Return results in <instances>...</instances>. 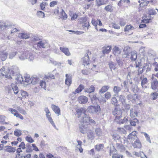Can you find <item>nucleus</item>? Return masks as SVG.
Masks as SVG:
<instances>
[{
	"label": "nucleus",
	"instance_id": "nucleus-1",
	"mask_svg": "<svg viewBox=\"0 0 158 158\" xmlns=\"http://www.w3.org/2000/svg\"><path fill=\"white\" fill-rule=\"evenodd\" d=\"M0 70L2 76H4L5 77L8 79H12V77L15 74V72L12 69H5L3 68Z\"/></svg>",
	"mask_w": 158,
	"mask_h": 158
},
{
	"label": "nucleus",
	"instance_id": "nucleus-2",
	"mask_svg": "<svg viewBox=\"0 0 158 158\" xmlns=\"http://www.w3.org/2000/svg\"><path fill=\"white\" fill-rule=\"evenodd\" d=\"M91 54V52L88 50L87 51L86 53L85 54L84 56L82 58L81 60L82 64L85 66L87 67L90 64L91 61L89 57V55Z\"/></svg>",
	"mask_w": 158,
	"mask_h": 158
},
{
	"label": "nucleus",
	"instance_id": "nucleus-3",
	"mask_svg": "<svg viewBox=\"0 0 158 158\" xmlns=\"http://www.w3.org/2000/svg\"><path fill=\"white\" fill-rule=\"evenodd\" d=\"M79 22L80 24L81 25L83 28H86L87 29H89L90 25L86 17H83L79 19Z\"/></svg>",
	"mask_w": 158,
	"mask_h": 158
},
{
	"label": "nucleus",
	"instance_id": "nucleus-4",
	"mask_svg": "<svg viewBox=\"0 0 158 158\" xmlns=\"http://www.w3.org/2000/svg\"><path fill=\"white\" fill-rule=\"evenodd\" d=\"M82 122L83 124H85L87 126L91 124H95L96 122L89 116L85 114L84 117L82 119Z\"/></svg>",
	"mask_w": 158,
	"mask_h": 158
},
{
	"label": "nucleus",
	"instance_id": "nucleus-5",
	"mask_svg": "<svg viewBox=\"0 0 158 158\" xmlns=\"http://www.w3.org/2000/svg\"><path fill=\"white\" fill-rule=\"evenodd\" d=\"M44 110L46 113V116L48 119V121L55 128H56V126L51 117V114L49 110L48 109V108H46Z\"/></svg>",
	"mask_w": 158,
	"mask_h": 158
},
{
	"label": "nucleus",
	"instance_id": "nucleus-6",
	"mask_svg": "<svg viewBox=\"0 0 158 158\" xmlns=\"http://www.w3.org/2000/svg\"><path fill=\"white\" fill-rule=\"evenodd\" d=\"M18 97L16 99V101H22V98H26L28 96L27 93L25 91L21 90L20 91L18 95Z\"/></svg>",
	"mask_w": 158,
	"mask_h": 158
},
{
	"label": "nucleus",
	"instance_id": "nucleus-7",
	"mask_svg": "<svg viewBox=\"0 0 158 158\" xmlns=\"http://www.w3.org/2000/svg\"><path fill=\"white\" fill-rule=\"evenodd\" d=\"M26 148L25 144L24 142H22L19 145V148L17 149L16 152L17 154L16 155L15 158H19L20 157V153L22 152V149L24 150Z\"/></svg>",
	"mask_w": 158,
	"mask_h": 158
},
{
	"label": "nucleus",
	"instance_id": "nucleus-8",
	"mask_svg": "<svg viewBox=\"0 0 158 158\" xmlns=\"http://www.w3.org/2000/svg\"><path fill=\"white\" fill-rule=\"evenodd\" d=\"M88 109V111L91 113H97L99 110H100V108L99 105L96 106H89Z\"/></svg>",
	"mask_w": 158,
	"mask_h": 158
},
{
	"label": "nucleus",
	"instance_id": "nucleus-9",
	"mask_svg": "<svg viewBox=\"0 0 158 158\" xmlns=\"http://www.w3.org/2000/svg\"><path fill=\"white\" fill-rule=\"evenodd\" d=\"M135 67L138 68V74L139 75L141 74L143 72V70L141 68L142 64L140 61L137 60L135 62Z\"/></svg>",
	"mask_w": 158,
	"mask_h": 158
},
{
	"label": "nucleus",
	"instance_id": "nucleus-10",
	"mask_svg": "<svg viewBox=\"0 0 158 158\" xmlns=\"http://www.w3.org/2000/svg\"><path fill=\"white\" fill-rule=\"evenodd\" d=\"M151 87L153 90H157L158 92V81L155 78L151 82Z\"/></svg>",
	"mask_w": 158,
	"mask_h": 158
},
{
	"label": "nucleus",
	"instance_id": "nucleus-11",
	"mask_svg": "<svg viewBox=\"0 0 158 158\" xmlns=\"http://www.w3.org/2000/svg\"><path fill=\"white\" fill-rule=\"evenodd\" d=\"M9 110L16 117L19 118L22 120L23 119V116L21 114H19L18 111L12 108H10L9 109Z\"/></svg>",
	"mask_w": 158,
	"mask_h": 158
},
{
	"label": "nucleus",
	"instance_id": "nucleus-12",
	"mask_svg": "<svg viewBox=\"0 0 158 158\" xmlns=\"http://www.w3.org/2000/svg\"><path fill=\"white\" fill-rule=\"evenodd\" d=\"M78 101L80 103L85 104L87 102L88 98L86 96L81 95L78 97Z\"/></svg>",
	"mask_w": 158,
	"mask_h": 158
},
{
	"label": "nucleus",
	"instance_id": "nucleus-13",
	"mask_svg": "<svg viewBox=\"0 0 158 158\" xmlns=\"http://www.w3.org/2000/svg\"><path fill=\"white\" fill-rule=\"evenodd\" d=\"M111 49V47L110 46H105L102 47V52L104 54H108Z\"/></svg>",
	"mask_w": 158,
	"mask_h": 158
},
{
	"label": "nucleus",
	"instance_id": "nucleus-14",
	"mask_svg": "<svg viewBox=\"0 0 158 158\" xmlns=\"http://www.w3.org/2000/svg\"><path fill=\"white\" fill-rule=\"evenodd\" d=\"M113 114L116 116L115 119H118L122 117V113L120 111L118 110L117 108H115L113 112Z\"/></svg>",
	"mask_w": 158,
	"mask_h": 158
},
{
	"label": "nucleus",
	"instance_id": "nucleus-15",
	"mask_svg": "<svg viewBox=\"0 0 158 158\" xmlns=\"http://www.w3.org/2000/svg\"><path fill=\"white\" fill-rule=\"evenodd\" d=\"M65 77L66 79L65 80V84L68 86H69L72 83V77L69 76L68 74H66L65 75Z\"/></svg>",
	"mask_w": 158,
	"mask_h": 158
},
{
	"label": "nucleus",
	"instance_id": "nucleus-16",
	"mask_svg": "<svg viewBox=\"0 0 158 158\" xmlns=\"http://www.w3.org/2000/svg\"><path fill=\"white\" fill-rule=\"evenodd\" d=\"M51 108L55 113L58 115L60 114V111L58 106L52 104L51 105Z\"/></svg>",
	"mask_w": 158,
	"mask_h": 158
},
{
	"label": "nucleus",
	"instance_id": "nucleus-17",
	"mask_svg": "<svg viewBox=\"0 0 158 158\" xmlns=\"http://www.w3.org/2000/svg\"><path fill=\"white\" fill-rule=\"evenodd\" d=\"M132 146L134 148H140L142 147L141 143L139 139L136 140L132 143Z\"/></svg>",
	"mask_w": 158,
	"mask_h": 158
},
{
	"label": "nucleus",
	"instance_id": "nucleus-18",
	"mask_svg": "<svg viewBox=\"0 0 158 158\" xmlns=\"http://www.w3.org/2000/svg\"><path fill=\"white\" fill-rule=\"evenodd\" d=\"M60 51L66 56H69L71 55V53L68 48L60 47Z\"/></svg>",
	"mask_w": 158,
	"mask_h": 158
},
{
	"label": "nucleus",
	"instance_id": "nucleus-19",
	"mask_svg": "<svg viewBox=\"0 0 158 158\" xmlns=\"http://www.w3.org/2000/svg\"><path fill=\"white\" fill-rule=\"evenodd\" d=\"M113 53L115 56H118L120 54L121 51L118 47L115 46L112 49Z\"/></svg>",
	"mask_w": 158,
	"mask_h": 158
},
{
	"label": "nucleus",
	"instance_id": "nucleus-20",
	"mask_svg": "<svg viewBox=\"0 0 158 158\" xmlns=\"http://www.w3.org/2000/svg\"><path fill=\"white\" fill-rule=\"evenodd\" d=\"M84 89V86L82 84H80L78 87L76 89L75 91L73 92L74 94H78L81 92L82 90Z\"/></svg>",
	"mask_w": 158,
	"mask_h": 158
},
{
	"label": "nucleus",
	"instance_id": "nucleus-21",
	"mask_svg": "<svg viewBox=\"0 0 158 158\" xmlns=\"http://www.w3.org/2000/svg\"><path fill=\"white\" fill-rule=\"evenodd\" d=\"M137 132L134 131L130 133L127 136V139H134L135 137H137Z\"/></svg>",
	"mask_w": 158,
	"mask_h": 158
},
{
	"label": "nucleus",
	"instance_id": "nucleus-22",
	"mask_svg": "<svg viewBox=\"0 0 158 158\" xmlns=\"http://www.w3.org/2000/svg\"><path fill=\"white\" fill-rule=\"evenodd\" d=\"M67 17V15L63 9H62L60 14V18L62 20H63L66 19Z\"/></svg>",
	"mask_w": 158,
	"mask_h": 158
},
{
	"label": "nucleus",
	"instance_id": "nucleus-23",
	"mask_svg": "<svg viewBox=\"0 0 158 158\" xmlns=\"http://www.w3.org/2000/svg\"><path fill=\"white\" fill-rule=\"evenodd\" d=\"M19 37L22 39H27L29 38V34L26 33H21L19 34Z\"/></svg>",
	"mask_w": 158,
	"mask_h": 158
},
{
	"label": "nucleus",
	"instance_id": "nucleus-24",
	"mask_svg": "<svg viewBox=\"0 0 158 158\" xmlns=\"http://www.w3.org/2000/svg\"><path fill=\"white\" fill-rule=\"evenodd\" d=\"M130 116L132 118L137 117L138 116V112L136 110H134L133 109L131 110Z\"/></svg>",
	"mask_w": 158,
	"mask_h": 158
},
{
	"label": "nucleus",
	"instance_id": "nucleus-25",
	"mask_svg": "<svg viewBox=\"0 0 158 158\" xmlns=\"http://www.w3.org/2000/svg\"><path fill=\"white\" fill-rule=\"evenodd\" d=\"M5 151L8 152H12L15 151V149L10 146H6L5 149Z\"/></svg>",
	"mask_w": 158,
	"mask_h": 158
},
{
	"label": "nucleus",
	"instance_id": "nucleus-26",
	"mask_svg": "<svg viewBox=\"0 0 158 158\" xmlns=\"http://www.w3.org/2000/svg\"><path fill=\"white\" fill-rule=\"evenodd\" d=\"M104 146L103 144H98L95 145V148L97 151H100L103 149Z\"/></svg>",
	"mask_w": 158,
	"mask_h": 158
},
{
	"label": "nucleus",
	"instance_id": "nucleus-27",
	"mask_svg": "<svg viewBox=\"0 0 158 158\" xmlns=\"http://www.w3.org/2000/svg\"><path fill=\"white\" fill-rule=\"evenodd\" d=\"M110 86L108 85H104L103 86L99 91V92L103 93L106 92L109 89Z\"/></svg>",
	"mask_w": 158,
	"mask_h": 158
},
{
	"label": "nucleus",
	"instance_id": "nucleus-28",
	"mask_svg": "<svg viewBox=\"0 0 158 158\" xmlns=\"http://www.w3.org/2000/svg\"><path fill=\"white\" fill-rule=\"evenodd\" d=\"M105 10L107 12H111L113 10V7L111 5H108L105 7Z\"/></svg>",
	"mask_w": 158,
	"mask_h": 158
},
{
	"label": "nucleus",
	"instance_id": "nucleus-29",
	"mask_svg": "<svg viewBox=\"0 0 158 158\" xmlns=\"http://www.w3.org/2000/svg\"><path fill=\"white\" fill-rule=\"evenodd\" d=\"M11 86L14 94L16 95L19 92L18 87L16 85L14 84H11Z\"/></svg>",
	"mask_w": 158,
	"mask_h": 158
},
{
	"label": "nucleus",
	"instance_id": "nucleus-30",
	"mask_svg": "<svg viewBox=\"0 0 158 158\" xmlns=\"http://www.w3.org/2000/svg\"><path fill=\"white\" fill-rule=\"evenodd\" d=\"M95 89L94 86V85H92L90 86L89 88L87 89L85 91L90 93L94 92Z\"/></svg>",
	"mask_w": 158,
	"mask_h": 158
},
{
	"label": "nucleus",
	"instance_id": "nucleus-31",
	"mask_svg": "<svg viewBox=\"0 0 158 158\" xmlns=\"http://www.w3.org/2000/svg\"><path fill=\"white\" fill-rule=\"evenodd\" d=\"M89 96L91 101L92 102L93 101H97L98 100V98L97 97L96 94H93L92 95H89Z\"/></svg>",
	"mask_w": 158,
	"mask_h": 158
},
{
	"label": "nucleus",
	"instance_id": "nucleus-32",
	"mask_svg": "<svg viewBox=\"0 0 158 158\" xmlns=\"http://www.w3.org/2000/svg\"><path fill=\"white\" fill-rule=\"evenodd\" d=\"M96 2L97 6H100L102 5L106 4L107 3V1L104 2L102 0H96Z\"/></svg>",
	"mask_w": 158,
	"mask_h": 158
},
{
	"label": "nucleus",
	"instance_id": "nucleus-33",
	"mask_svg": "<svg viewBox=\"0 0 158 158\" xmlns=\"http://www.w3.org/2000/svg\"><path fill=\"white\" fill-rule=\"evenodd\" d=\"M80 131L81 133L84 134L87 131V127L84 125H81L80 127Z\"/></svg>",
	"mask_w": 158,
	"mask_h": 158
},
{
	"label": "nucleus",
	"instance_id": "nucleus-34",
	"mask_svg": "<svg viewBox=\"0 0 158 158\" xmlns=\"http://www.w3.org/2000/svg\"><path fill=\"white\" fill-rule=\"evenodd\" d=\"M137 54L135 52H131V59L132 61H135L137 59Z\"/></svg>",
	"mask_w": 158,
	"mask_h": 158
},
{
	"label": "nucleus",
	"instance_id": "nucleus-35",
	"mask_svg": "<svg viewBox=\"0 0 158 158\" xmlns=\"http://www.w3.org/2000/svg\"><path fill=\"white\" fill-rule=\"evenodd\" d=\"M39 84L40 86H41L42 88H43L44 89L46 90V83L45 81L43 80H41L40 81Z\"/></svg>",
	"mask_w": 158,
	"mask_h": 158
},
{
	"label": "nucleus",
	"instance_id": "nucleus-36",
	"mask_svg": "<svg viewBox=\"0 0 158 158\" xmlns=\"http://www.w3.org/2000/svg\"><path fill=\"white\" fill-rule=\"evenodd\" d=\"M148 82V80L146 78H144L142 80L141 83V85L143 88H146L145 84Z\"/></svg>",
	"mask_w": 158,
	"mask_h": 158
},
{
	"label": "nucleus",
	"instance_id": "nucleus-37",
	"mask_svg": "<svg viewBox=\"0 0 158 158\" xmlns=\"http://www.w3.org/2000/svg\"><path fill=\"white\" fill-rule=\"evenodd\" d=\"M134 27L131 25H127L124 28V31H129L132 29H134Z\"/></svg>",
	"mask_w": 158,
	"mask_h": 158
},
{
	"label": "nucleus",
	"instance_id": "nucleus-38",
	"mask_svg": "<svg viewBox=\"0 0 158 158\" xmlns=\"http://www.w3.org/2000/svg\"><path fill=\"white\" fill-rule=\"evenodd\" d=\"M138 122L139 120L138 119L136 118H135L131 121L130 124L131 126H135L136 125V123H138Z\"/></svg>",
	"mask_w": 158,
	"mask_h": 158
},
{
	"label": "nucleus",
	"instance_id": "nucleus-39",
	"mask_svg": "<svg viewBox=\"0 0 158 158\" xmlns=\"http://www.w3.org/2000/svg\"><path fill=\"white\" fill-rule=\"evenodd\" d=\"M37 46L40 48H45V43L42 41H40L37 44Z\"/></svg>",
	"mask_w": 158,
	"mask_h": 158
},
{
	"label": "nucleus",
	"instance_id": "nucleus-40",
	"mask_svg": "<svg viewBox=\"0 0 158 158\" xmlns=\"http://www.w3.org/2000/svg\"><path fill=\"white\" fill-rule=\"evenodd\" d=\"M98 20H97L94 19H92L91 20V23L92 25L95 27V28L97 29V26L98 25Z\"/></svg>",
	"mask_w": 158,
	"mask_h": 158
},
{
	"label": "nucleus",
	"instance_id": "nucleus-41",
	"mask_svg": "<svg viewBox=\"0 0 158 158\" xmlns=\"http://www.w3.org/2000/svg\"><path fill=\"white\" fill-rule=\"evenodd\" d=\"M38 81V78L36 77H33L31 81V84L35 85L37 83Z\"/></svg>",
	"mask_w": 158,
	"mask_h": 158
},
{
	"label": "nucleus",
	"instance_id": "nucleus-42",
	"mask_svg": "<svg viewBox=\"0 0 158 158\" xmlns=\"http://www.w3.org/2000/svg\"><path fill=\"white\" fill-rule=\"evenodd\" d=\"M95 132L97 135L98 136H100L101 135L102 131L99 128H97L95 130Z\"/></svg>",
	"mask_w": 158,
	"mask_h": 158
},
{
	"label": "nucleus",
	"instance_id": "nucleus-43",
	"mask_svg": "<svg viewBox=\"0 0 158 158\" xmlns=\"http://www.w3.org/2000/svg\"><path fill=\"white\" fill-rule=\"evenodd\" d=\"M148 13L150 15H155L156 13L154 10L152 9H149L148 10Z\"/></svg>",
	"mask_w": 158,
	"mask_h": 158
},
{
	"label": "nucleus",
	"instance_id": "nucleus-44",
	"mask_svg": "<svg viewBox=\"0 0 158 158\" xmlns=\"http://www.w3.org/2000/svg\"><path fill=\"white\" fill-rule=\"evenodd\" d=\"M118 132L121 134H126V131L123 128L118 127Z\"/></svg>",
	"mask_w": 158,
	"mask_h": 158
},
{
	"label": "nucleus",
	"instance_id": "nucleus-45",
	"mask_svg": "<svg viewBox=\"0 0 158 158\" xmlns=\"http://www.w3.org/2000/svg\"><path fill=\"white\" fill-rule=\"evenodd\" d=\"M37 15L39 17L44 18V13L42 11H38L37 12Z\"/></svg>",
	"mask_w": 158,
	"mask_h": 158
},
{
	"label": "nucleus",
	"instance_id": "nucleus-46",
	"mask_svg": "<svg viewBox=\"0 0 158 158\" xmlns=\"http://www.w3.org/2000/svg\"><path fill=\"white\" fill-rule=\"evenodd\" d=\"M25 139L29 143H32L34 142V140L31 136H26Z\"/></svg>",
	"mask_w": 158,
	"mask_h": 158
},
{
	"label": "nucleus",
	"instance_id": "nucleus-47",
	"mask_svg": "<svg viewBox=\"0 0 158 158\" xmlns=\"http://www.w3.org/2000/svg\"><path fill=\"white\" fill-rule=\"evenodd\" d=\"M87 137L89 139H93L94 137V133L90 131V132L87 133Z\"/></svg>",
	"mask_w": 158,
	"mask_h": 158
},
{
	"label": "nucleus",
	"instance_id": "nucleus-48",
	"mask_svg": "<svg viewBox=\"0 0 158 158\" xmlns=\"http://www.w3.org/2000/svg\"><path fill=\"white\" fill-rule=\"evenodd\" d=\"M44 79L45 80L51 79H54L55 78V76L52 74H49L48 76H45L44 77Z\"/></svg>",
	"mask_w": 158,
	"mask_h": 158
},
{
	"label": "nucleus",
	"instance_id": "nucleus-49",
	"mask_svg": "<svg viewBox=\"0 0 158 158\" xmlns=\"http://www.w3.org/2000/svg\"><path fill=\"white\" fill-rule=\"evenodd\" d=\"M111 102L112 104L115 106L117 105L118 101L115 97H112Z\"/></svg>",
	"mask_w": 158,
	"mask_h": 158
},
{
	"label": "nucleus",
	"instance_id": "nucleus-50",
	"mask_svg": "<svg viewBox=\"0 0 158 158\" xmlns=\"http://www.w3.org/2000/svg\"><path fill=\"white\" fill-rule=\"evenodd\" d=\"M151 96L152 97L153 100H155L157 98L158 96V94L156 92H153L151 94Z\"/></svg>",
	"mask_w": 158,
	"mask_h": 158
},
{
	"label": "nucleus",
	"instance_id": "nucleus-51",
	"mask_svg": "<svg viewBox=\"0 0 158 158\" xmlns=\"http://www.w3.org/2000/svg\"><path fill=\"white\" fill-rule=\"evenodd\" d=\"M157 2L156 0H151L146 2V4L147 5L149 3H150L152 5H154Z\"/></svg>",
	"mask_w": 158,
	"mask_h": 158
},
{
	"label": "nucleus",
	"instance_id": "nucleus-52",
	"mask_svg": "<svg viewBox=\"0 0 158 158\" xmlns=\"http://www.w3.org/2000/svg\"><path fill=\"white\" fill-rule=\"evenodd\" d=\"M25 80L24 81L27 82V83H29L30 82H31V78L30 77L28 76H26L24 77Z\"/></svg>",
	"mask_w": 158,
	"mask_h": 158
},
{
	"label": "nucleus",
	"instance_id": "nucleus-53",
	"mask_svg": "<svg viewBox=\"0 0 158 158\" xmlns=\"http://www.w3.org/2000/svg\"><path fill=\"white\" fill-rule=\"evenodd\" d=\"M112 158H123V156L122 155H118L117 154H113Z\"/></svg>",
	"mask_w": 158,
	"mask_h": 158
},
{
	"label": "nucleus",
	"instance_id": "nucleus-54",
	"mask_svg": "<svg viewBox=\"0 0 158 158\" xmlns=\"http://www.w3.org/2000/svg\"><path fill=\"white\" fill-rule=\"evenodd\" d=\"M14 134L15 136L19 137L21 135L22 133L20 130H17L14 131Z\"/></svg>",
	"mask_w": 158,
	"mask_h": 158
},
{
	"label": "nucleus",
	"instance_id": "nucleus-55",
	"mask_svg": "<svg viewBox=\"0 0 158 158\" xmlns=\"http://www.w3.org/2000/svg\"><path fill=\"white\" fill-rule=\"evenodd\" d=\"M121 90V88L118 86H114L113 88L114 91L116 93H118Z\"/></svg>",
	"mask_w": 158,
	"mask_h": 158
},
{
	"label": "nucleus",
	"instance_id": "nucleus-56",
	"mask_svg": "<svg viewBox=\"0 0 158 158\" xmlns=\"http://www.w3.org/2000/svg\"><path fill=\"white\" fill-rule=\"evenodd\" d=\"M105 98L107 99H110L111 97V94L110 92H107L104 95Z\"/></svg>",
	"mask_w": 158,
	"mask_h": 158
},
{
	"label": "nucleus",
	"instance_id": "nucleus-57",
	"mask_svg": "<svg viewBox=\"0 0 158 158\" xmlns=\"http://www.w3.org/2000/svg\"><path fill=\"white\" fill-rule=\"evenodd\" d=\"M109 66L111 69H114L115 68V65L112 62L109 63Z\"/></svg>",
	"mask_w": 158,
	"mask_h": 158
},
{
	"label": "nucleus",
	"instance_id": "nucleus-58",
	"mask_svg": "<svg viewBox=\"0 0 158 158\" xmlns=\"http://www.w3.org/2000/svg\"><path fill=\"white\" fill-rule=\"evenodd\" d=\"M57 4V1H53L51 2L49 4V6L50 7H53L55 5H56Z\"/></svg>",
	"mask_w": 158,
	"mask_h": 158
},
{
	"label": "nucleus",
	"instance_id": "nucleus-59",
	"mask_svg": "<svg viewBox=\"0 0 158 158\" xmlns=\"http://www.w3.org/2000/svg\"><path fill=\"white\" fill-rule=\"evenodd\" d=\"M78 17L77 14L76 13H74L73 14L72 16L71 17L72 20H74L77 19Z\"/></svg>",
	"mask_w": 158,
	"mask_h": 158
},
{
	"label": "nucleus",
	"instance_id": "nucleus-60",
	"mask_svg": "<svg viewBox=\"0 0 158 158\" xmlns=\"http://www.w3.org/2000/svg\"><path fill=\"white\" fill-rule=\"evenodd\" d=\"M46 3L44 2H41L40 5L41 9L44 10L45 7Z\"/></svg>",
	"mask_w": 158,
	"mask_h": 158
},
{
	"label": "nucleus",
	"instance_id": "nucleus-61",
	"mask_svg": "<svg viewBox=\"0 0 158 158\" xmlns=\"http://www.w3.org/2000/svg\"><path fill=\"white\" fill-rule=\"evenodd\" d=\"M17 80L19 83L22 84L23 83H24V81L23 80V78L22 77H19L17 78Z\"/></svg>",
	"mask_w": 158,
	"mask_h": 158
},
{
	"label": "nucleus",
	"instance_id": "nucleus-62",
	"mask_svg": "<svg viewBox=\"0 0 158 158\" xmlns=\"http://www.w3.org/2000/svg\"><path fill=\"white\" fill-rule=\"evenodd\" d=\"M119 100L122 103L125 102V100L124 99V96L122 95H120L119 97Z\"/></svg>",
	"mask_w": 158,
	"mask_h": 158
},
{
	"label": "nucleus",
	"instance_id": "nucleus-63",
	"mask_svg": "<svg viewBox=\"0 0 158 158\" xmlns=\"http://www.w3.org/2000/svg\"><path fill=\"white\" fill-rule=\"evenodd\" d=\"M84 108H82L81 109H78V111H77V113L78 114V117L79 118L80 117L82 114V111L83 110Z\"/></svg>",
	"mask_w": 158,
	"mask_h": 158
},
{
	"label": "nucleus",
	"instance_id": "nucleus-64",
	"mask_svg": "<svg viewBox=\"0 0 158 158\" xmlns=\"http://www.w3.org/2000/svg\"><path fill=\"white\" fill-rule=\"evenodd\" d=\"M151 19H143L141 20V23H148L150 22Z\"/></svg>",
	"mask_w": 158,
	"mask_h": 158
}]
</instances>
